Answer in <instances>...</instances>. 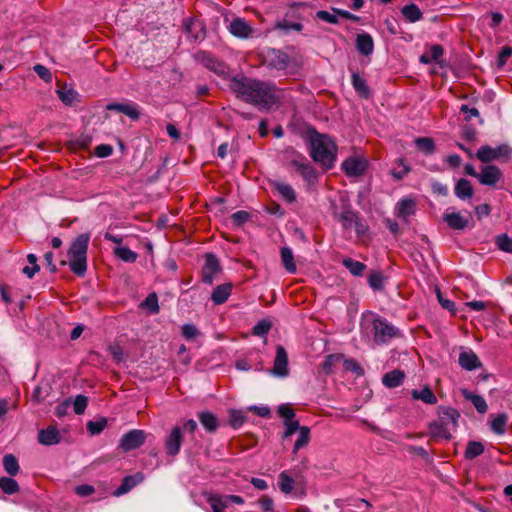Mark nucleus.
<instances>
[{
  "instance_id": "052dcab7",
  "label": "nucleus",
  "mask_w": 512,
  "mask_h": 512,
  "mask_svg": "<svg viewBox=\"0 0 512 512\" xmlns=\"http://www.w3.org/2000/svg\"><path fill=\"white\" fill-rule=\"evenodd\" d=\"M356 235L358 238H363L367 236L369 232V227L366 224V222L360 217V215L357 217V220L354 222L353 225Z\"/></svg>"
},
{
  "instance_id": "5701e85b",
  "label": "nucleus",
  "mask_w": 512,
  "mask_h": 512,
  "mask_svg": "<svg viewBox=\"0 0 512 512\" xmlns=\"http://www.w3.org/2000/svg\"><path fill=\"white\" fill-rule=\"evenodd\" d=\"M38 441L43 445L51 446L58 444L61 441V436L57 428L49 426L38 433Z\"/></svg>"
},
{
  "instance_id": "7c9ffc66",
  "label": "nucleus",
  "mask_w": 512,
  "mask_h": 512,
  "mask_svg": "<svg viewBox=\"0 0 512 512\" xmlns=\"http://www.w3.org/2000/svg\"><path fill=\"white\" fill-rule=\"evenodd\" d=\"M139 308L145 310L149 315H156L160 311L158 296L155 292L148 294L146 299L139 304Z\"/></svg>"
},
{
  "instance_id": "c85d7f7f",
  "label": "nucleus",
  "mask_w": 512,
  "mask_h": 512,
  "mask_svg": "<svg viewBox=\"0 0 512 512\" xmlns=\"http://www.w3.org/2000/svg\"><path fill=\"white\" fill-rule=\"evenodd\" d=\"M405 378V374L403 371L395 369L386 373L382 378V383L384 386L388 388H396L400 386Z\"/></svg>"
},
{
  "instance_id": "a878e982",
  "label": "nucleus",
  "mask_w": 512,
  "mask_h": 512,
  "mask_svg": "<svg viewBox=\"0 0 512 512\" xmlns=\"http://www.w3.org/2000/svg\"><path fill=\"white\" fill-rule=\"evenodd\" d=\"M351 83L354 90L357 94L365 99L371 97V90L364 78H362L358 73L354 72L351 76Z\"/></svg>"
},
{
  "instance_id": "9b49d317",
  "label": "nucleus",
  "mask_w": 512,
  "mask_h": 512,
  "mask_svg": "<svg viewBox=\"0 0 512 512\" xmlns=\"http://www.w3.org/2000/svg\"><path fill=\"white\" fill-rule=\"evenodd\" d=\"M502 176V171L496 165H485L482 166L479 175H477V179L482 185L496 187Z\"/></svg>"
},
{
  "instance_id": "c756f323",
  "label": "nucleus",
  "mask_w": 512,
  "mask_h": 512,
  "mask_svg": "<svg viewBox=\"0 0 512 512\" xmlns=\"http://www.w3.org/2000/svg\"><path fill=\"white\" fill-rule=\"evenodd\" d=\"M401 13L409 23H415L423 18V13L416 4H408L402 7Z\"/></svg>"
},
{
  "instance_id": "f704fd0d",
  "label": "nucleus",
  "mask_w": 512,
  "mask_h": 512,
  "mask_svg": "<svg viewBox=\"0 0 512 512\" xmlns=\"http://www.w3.org/2000/svg\"><path fill=\"white\" fill-rule=\"evenodd\" d=\"M149 437H152V435L146 433L144 430H130V450L137 449L142 446Z\"/></svg>"
},
{
  "instance_id": "f03ea898",
  "label": "nucleus",
  "mask_w": 512,
  "mask_h": 512,
  "mask_svg": "<svg viewBox=\"0 0 512 512\" xmlns=\"http://www.w3.org/2000/svg\"><path fill=\"white\" fill-rule=\"evenodd\" d=\"M307 139L313 161L319 163L324 170L331 169L336 160V144L330 137L317 132L314 128L308 130Z\"/></svg>"
},
{
  "instance_id": "39448f33",
  "label": "nucleus",
  "mask_w": 512,
  "mask_h": 512,
  "mask_svg": "<svg viewBox=\"0 0 512 512\" xmlns=\"http://www.w3.org/2000/svg\"><path fill=\"white\" fill-rule=\"evenodd\" d=\"M291 153L293 158L287 162V168L296 171L303 178L309 188L315 186L318 182V175L314 167L302 154L294 150H292Z\"/></svg>"
},
{
  "instance_id": "0e129e2a",
  "label": "nucleus",
  "mask_w": 512,
  "mask_h": 512,
  "mask_svg": "<svg viewBox=\"0 0 512 512\" xmlns=\"http://www.w3.org/2000/svg\"><path fill=\"white\" fill-rule=\"evenodd\" d=\"M250 218V214L247 211L239 210L231 215V220L234 225L241 226L247 222Z\"/></svg>"
},
{
  "instance_id": "49530a36",
  "label": "nucleus",
  "mask_w": 512,
  "mask_h": 512,
  "mask_svg": "<svg viewBox=\"0 0 512 512\" xmlns=\"http://www.w3.org/2000/svg\"><path fill=\"white\" fill-rule=\"evenodd\" d=\"M508 417L506 414L502 413L497 415L492 421H491V430L496 434H504L505 433V427L507 424Z\"/></svg>"
},
{
  "instance_id": "f257e3e1",
  "label": "nucleus",
  "mask_w": 512,
  "mask_h": 512,
  "mask_svg": "<svg viewBox=\"0 0 512 512\" xmlns=\"http://www.w3.org/2000/svg\"><path fill=\"white\" fill-rule=\"evenodd\" d=\"M230 88L238 98L260 110H269L276 102L275 86L254 78L241 77L230 80Z\"/></svg>"
},
{
  "instance_id": "680f3d73",
  "label": "nucleus",
  "mask_w": 512,
  "mask_h": 512,
  "mask_svg": "<svg viewBox=\"0 0 512 512\" xmlns=\"http://www.w3.org/2000/svg\"><path fill=\"white\" fill-rule=\"evenodd\" d=\"M181 332L186 340H193L200 334L198 328L193 324H184L181 328Z\"/></svg>"
},
{
  "instance_id": "e433bc0d",
  "label": "nucleus",
  "mask_w": 512,
  "mask_h": 512,
  "mask_svg": "<svg viewBox=\"0 0 512 512\" xmlns=\"http://www.w3.org/2000/svg\"><path fill=\"white\" fill-rule=\"evenodd\" d=\"M281 260L287 272L294 274L296 272V264L291 248H281Z\"/></svg>"
},
{
  "instance_id": "cd10ccee",
  "label": "nucleus",
  "mask_w": 512,
  "mask_h": 512,
  "mask_svg": "<svg viewBox=\"0 0 512 512\" xmlns=\"http://www.w3.org/2000/svg\"><path fill=\"white\" fill-rule=\"evenodd\" d=\"M416 211V202L410 198L401 199L397 203V216L407 219L409 216L414 215Z\"/></svg>"
},
{
  "instance_id": "3c124183",
  "label": "nucleus",
  "mask_w": 512,
  "mask_h": 512,
  "mask_svg": "<svg viewBox=\"0 0 512 512\" xmlns=\"http://www.w3.org/2000/svg\"><path fill=\"white\" fill-rule=\"evenodd\" d=\"M246 420V415L241 410H230L229 411V424L231 427L237 429L243 425Z\"/></svg>"
},
{
  "instance_id": "4d7b16f0",
  "label": "nucleus",
  "mask_w": 512,
  "mask_h": 512,
  "mask_svg": "<svg viewBox=\"0 0 512 512\" xmlns=\"http://www.w3.org/2000/svg\"><path fill=\"white\" fill-rule=\"evenodd\" d=\"M285 431L283 433L282 438L285 440L288 437L292 436L296 431H300L302 426L299 424L297 420H289L284 421Z\"/></svg>"
},
{
  "instance_id": "0eeeda50",
  "label": "nucleus",
  "mask_w": 512,
  "mask_h": 512,
  "mask_svg": "<svg viewBox=\"0 0 512 512\" xmlns=\"http://www.w3.org/2000/svg\"><path fill=\"white\" fill-rule=\"evenodd\" d=\"M512 148L508 144H501L496 148L488 145L481 146L476 157L483 163H490L494 160L507 161L511 158Z\"/></svg>"
},
{
  "instance_id": "6e6552de",
  "label": "nucleus",
  "mask_w": 512,
  "mask_h": 512,
  "mask_svg": "<svg viewBox=\"0 0 512 512\" xmlns=\"http://www.w3.org/2000/svg\"><path fill=\"white\" fill-rule=\"evenodd\" d=\"M206 500L210 505L212 512H224L230 503L237 505L244 504V499L238 495H221L218 493H208Z\"/></svg>"
},
{
  "instance_id": "aec40b11",
  "label": "nucleus",
  "mask_w": 512,
  "mask_h": 512,
  "mask_svg": "<svg viewBox=\"0 0 512 512\" xmlns=\"http://www.w3.org/2000/svg\"><path fill=\"white\" fill-rule=\"evenodd\" d=\"M233 284L231 282L217 285L212 293L211 300L215 305L224 304L231 295Z\"/></svg>"
},
{
  "instance_id": "1a4fd4ad",
  "label": "nucleus",
  "mask_w": 512,
  "mask_h": 512,
  "mask_svg": "<svg viewBox=\"0 0 512 512\" xmlns=\"http://www.w3.org/2000/svg\"><path fill=\"white\" fill-rule=\"evenodd\" d=\"M221 272L222 267L219 259L213 253H207L201 271V281L205 284L212 285Z\"/></svg>"
},
{
  "instance_id": "603ef678",
  "label": "nucleus",
  "mask_w": 512,
  "mask_h": 512,
  "mask_svg": "<svg viewBox=\"0 0 512 512\" xmlns=\"http://www.w3.org/2000/svg\"><path fill=\"white\" fill-rule=\"evenodd\" d=\"M197 59L207 68L216 70L219 65L218 61L208 52L201 51L197 54Z\"/></svg>"
},
{
  "instance_id": "ea45409f",
  "label": "nucleus",
  "mask_w": 512,
  "mask_h": 512,
  "mask_svg": "<svg viewBox=\"0 0 512 512\" xmlns=\"http://www.w3.org/2000/svg\"><path fill=\"white\" fill-rule=\"evenodd\" d=\"M310 441V428L308 426H302L299 431V436L296 442L294 443V447L292 453L295 455L300 449L306 447Z\"/></svg>"
},
{
  "instance_id": "de8ad7c7",
  "label": "nucleus",
  "mask_w": 512,
  "mask_h": 512,
  "mask_svg": "<svg viewBox=\"0 0 512 512\" xmlns=\"http://www.w3.org/2000/svg\"><path fill=\"white\" fill-rule=\"evenodd\" d=\"M57 94L60 100L66 105H71L77 96V93L72 88H67L66 86H59Z\"/></svg>"
},
{
  "instance_id": "6e6d98bb",
  "label": "nucleus",
  "mask_w": 512,
  "mask_h": 512,
  "mask_svg": "<svg viewBox=\"0 0 512 512\" xmlns=\"http://www.w3.org/2000/svg\"><path fill=\"white\" fill-rule=\"evenodd\" d=\"M343 366L346 371H351L357 376H363L365 373L364 369L354 359H345L343 362Z\"/></svg>"
},
{
  "instance_id": "412c9836",
  "label": "nucleus",
  "mask_w": 512,
  "mask_h": 512,
  "mask_svg": "<svg viewBox=\"0 0 512 512\" xmlns=\"http://www.w3.org/2000/svg\"><path fill=\"white\" fill-rule=\"evenodd\" d=\"M458 362L459 365L467 371L478 369L482 365L480 359L472 350L461 352Z\"/></svg>"
},
{
  "instance_id": "69168bd1",
  "label": "nucleus",
  "mask_w": 512,
  "mask_h": 512,
  "mask_svg": "<svg viewBox=\"0 0 512 512\" xmlns=\"http://www.w3.org/2000/svg\"><path fill=\"white\" fill-rule=\"evenodd\" d=\"M33 70L45 82L50 83L52 81V74L50 70L45 66L41 64H36Z\"/></svg>"
},
{
  "instance_id": "5fc2aeb1",
  "label": "nucleus",
  "mask_w": 512,
  "mask_h": 512,
  "mask_svg": "<svg viewBox=\"0 0 512 512\" xmlns=\"http://www.w3.org/2000/svg\"><path fill=\"white\" fill-rule=\"evenodd\" d=\"M272 324L269 320H261L259 321L252 330L253 335L255 336H265L271 329Z\"/></svg>"
},
{
  "instance_id": "dca6fc26",
  "label": "nucleus",
  "mask_w": 512,
  "mask_h": 512,
  "mask_svg": "<svg viewBox=\"0 0 512 512\" xmlns=\"http://www.w3.org/2000/svg\"><path fill=\"white\" fill-rule=\"evenodd\" d=\"M229 31L232 35L239 38H249L253 34V28L243 18H235L229 25Z\"/></svg>"
},
{
  "instance_id": "7ed1b4c3",
  "label": "nucleus",
  "mask_w": 512,
  "mask_h": 512,
  "mask_svg": "<svg viewBox=\"0 0 512 512\" xmlns=\"http://www.w3.org/2000/svg\"><path fill=\"white\" fill-rule=\"evenodd\" d=\"M89 239L90 237L88 234H80L72 242L68 250L70 270L79 277H83L87 270V251Z\"/></svg>"
},
{
  "instance_id": "4be33fe9",
  "label": "nucleus",
  "mask_w": 512,
  "mask_h": 512,
  "mask_svg": "<svg viewBox=\"0 0 512 512\" xmlns=\"http://www.w3.org/2000/svg\"><path fill=\"white\" fill-rule=\"evenodd\" d=\"M356 49L364 56H369L374 51V41L370 34L361 33L357 34L355 41Z\"/></svg>"
},
{
  "instance_id": "774afa93",
  "label": "nucleus",
  "mask_w": 512,
  "mask_h": 512,
  "mask_svg": "<svg viewBox=\"0 0 512 512\" xmlns=\"http://www.w3.org/2000/svg\"><path fill=\"white\" fill-rule=\"evenodd\" d=\"M258 503L264 512L274 511V502L271 497L264 495L259 499Z\"/></svg>"
},
{
  "instance_id": "4c0bfd02",
  "label": "nucleus",
  "mask_w": 512,
  "mask_h": 512,
  "mask_svg": "<svg viewBox=\"0 0 512 512\" xmlns=\"http://www.w3.org/2000/svg\"><path fill=\"white\" fill-rule=\"evenodd\" d=\"M484 445L479 441H469L464 452V457L467 460H472L484 452Z\"/></svg>"
},
{
  "instance_id": "37998d69",
  "label": "nucleus",
  "mask_w": 512,
  "mask_h": 512,
  "mask_svg": "<svg viewBox=\"0 0 512 512\" xmlns=\"http://www.w3.org/2000/svg\"><path fill=\"white\" fill-rule=\"evenodd\" d=\"M294 479L288 475L286 471H283L278 476V485L281 492L289 494L294 488Z\"/></svg>"
},
{
  "instance_id": "a18cd8bd",
  "label": "nucleus",
  "mask_w": 512,
  "mask_h": 512,
  "mask_svg": "<svg viewBox=\"0 0 512 512\" xmlns=\"http://www.w3.org/2000/svg\"><path fill=\"white\" fill-rule=\"evenodd\" d=\"M384 276L380 271H373L368 276V284L374 291L384 289Z\"/></svg>"
},
{
  "instance_id": "79ce46f5",
  "label": "nucleus",
  "mask_w": 512,
  "mask_h": 512,
  "mask_svg": "<svg viewBox=\"0 0 512 512\" xmlns=\"http://www.w3.org/2000/svg\"><path fill=\"white\" fill-rule=\"evenodd\" d=\"M342 354H329L325 357L321 364L322 371L326 375H330L334 372L335 365L342 359Z\"/></svg>"
},
{
  "instance_id": "bf43d9fd",
  "label": "nucleus",
  "mask_w": 512,
  "mask_h": 512,
  "mask_svg": "<svg viewBox=\"0 0 512 512\" xmlns=\"http://www.w3.org/2000/svg\"><path fill=\"white\" fill-rule=\"evenodd\" d=\"M397 161L399 163L400 168L392 169L391 175L396 180H401L410 172V167L404 164L403 159H398Z\"/></svg>"
},
{
  "instance_id": "58836bf2",
  "label": "nucleus",
  "mask_w": 512,
  "mask_h": 512,
  "mask_svg": "<svg viewBox=\"0 0 512 512\" xmlns=\"http://www.w3.org/2000/svg\"><path fill=\"white\" fill-rule=\"evenodd\" d=\"M0 489L7 495H13L19 492L20 487L17 481L14 480L11 476H3L0 478Z\"/></svg>"
},
{
  "instance_id": "bb28decb",
  "label": "nucleus",
  "mask_w": 512,
  "mask_h": 512,
  "mask_svg": "<svg viewBox=\"0 0 512 512\" xmlns=\"http://www.w3.org/2000/svg\"><path fill=\"white\" fill-rule=\"evenodd\" d=\"M272 186L288 203H294L296 201V192L290 184L274 181L272 182Z\"/></svg>"
},
{
  "instance_id": "b1692460",
  "label": "nucleus",
  "mask_w": 512,
  "mask_h": 512,
  "mask_svg": "<svg viewBox=\"0 0 512 512\" xmlns=\"http://www.w3.org/2000/svg\"><path fill=\"white\" fill-rule=\"evenodd\" d=\"M198 419L208 433H214L219 427V421L215 414L210 411H202L198 414Z\"/></svg>"
},
{
  "instance_id": "a211bd4d",
  "label": "nucleus",
  "mask_w": 512,
  "mask_h": 512,
  "mask_svg": "<svg viewBox=\"0 0 512 512\" xmlns=\"http://www.w3.org/2000/svg\"><path fill=\"white\" fill-rule=\"evenodd\" d=\"M333 216L341 223L344 229H350L353 227L354 222L357 220L359 213L354 211L350 205H347L341 212H334Z\"/></svg>"
},
{
  "instance_id": "f8f14e48",
  "label": "nucleus",
  "mask_w": 512,
  "mask_h": 512,
  "mask_svg": "<svg viewBox=\"0 0 512 512\" xmlns=\"http://www.w3.org/2000/svg\"><path fill=\"white\" fill-rule=\"evenodd\" d=\"M342 170L348 177L362 176L367 169V162L360 157H348L341 165Z\"/></svg>"
},
{
  "instance_id": "864d4df0",
  "label": "nucleus",
  "mask_w": 512,
  "mask_h": 512,
  "mask_svg": "<svg viewBox=\"0 0 512 512\" xmlns=\"http://www.w3.org/2000/svg\"><path fill=\"white\" fill-rule=\"evenodd\" d=\"M497 247L507 253H512V238L507 234H502L496 237Z\"/></svg>"
},
{
  "instance_id": "8fccbe9b",
  "label": "nucleus",
  "mask_w": 512,
  "mask_h": 512,
  "mask_svg": "<svg viewBox=\"0 0 512 512\" xmlns=\"http://www.w3.org/2000/svg\"><path fill=\"white\" fill-rule=\"evenodd\" d=\"M107 426V419L104 417L99 418L95 421H89L86 425L87 431L91 435L100 434Z\"/></svg>"
},
{
  "instance_id": "6ab92c4d",
  "label": "nucleus",
  "mask_w": 512,
  "mask_h": 512,
  "mask_svg": "<svg viewBox=\"0 0 512 512\" xmlns=\"http://www.w3.org/2000/svg\"><path fill=\"white\" fill-rule=\"evenodd\" d=\"M429 433L432 438L435 439H451V430L448 428V422H443L440 419L432 421L428 425Z\"/></svg>"
},
{
  "instance_id": "20e7f679",
  "label": "nucleus",
  "mask_w": 512,
  "mask_h": 512,
  "mask_svg": "<svg viewBox=\"0 0 512 512\" xmlns=\"http://www.w3.org/2000/svg\"><path fill=\"white\" fill-rule=\"evenodd\" d=\"M197 427V422L193 419L185 421L182 426L175 425L164 441L166 454L172 457L176 456L180 452L183 443V433L188 432L194 435Z\"/></svg>"
},
{
  "instance_id": "9d476101",
  "label": "nucleus",
  "mask_w": 512,
  "mask_h": 512,
  "mask_svg": "<svg viewBox=\"0 0 512 512\" xmlns=\"http://www.w3.org/2000/svg\"><path fill=\"white\" fill-rule=\"evenodd\" d=\"M442 219L449 228L462 231L469 227L472 217L469 212L463 215L450 208L444 212Z\"/></svg>"
},
{
  "instance_id": "f3484780",
  "label": "nucleus",
  "mask_w": 512,
  "mask_h": 512,
  "mask_svg": "<svg viewBox=\"0 0 512 512\" xmlns=\"http://www.w3.org/2000/svg\"><path fill=\"white\" fill-rule=\"evenodd\" d=\"M437 414L441 421L448 422V428H450L451 431L456 430L458 427V420L460 418L458 410L452 407L439 406Z\"/></svg>"
},
{
  "instance_id": "13d9d810",
  "label": "nucleus",
  "mask_w": 512,
  "mask_h": 512,
  "mask_svg": "<svg viewBox=\"0 0 512 512\" xmlns=\"http://www.w3.org/2000/svg\"><path fill=\"white\" fill-rule=\"evenodd\" d=\"M88 405V398L82 394L77 395L73 402V409L77 415H81L85 412Z\"/></svg>"
},
{
  "instance_id": "c03bdc74",
  "label": "nucleus",
  "mask_w": 512,
  "mask_h": 512,
  "mask_svg": "<svg viewBox=\"0 0 512 512\" xmlns=\"http://www.w3.org/2000/svg\"><path fill=\"white\" fill-rule=\"evenodd\" d=\"M274 28L277 30H282L285 33H288L291 30L300 32L303 29V25L300 22H291L285 18L283 20L277 21L274 25Z\"/></svg>"
},
{
  "instance_id": "423d86ee",
  "label": "nucleus",
  "mask_w": 512,
  "mask_h": 512,
  "mask_svg": "<svg viewBox=\"0 0 512 512\" xmlns=\"http://www.w3.org/2000/svg\"><path fill=\"white\" fill-rule=\"evenodd\" d=\"M373 340L377 345L389 342L392 338L400 335L398 328L390 324L386 319L377 317L373 320Z\"/></svg>"
},
{
  "instance_id": "338daca9",
  "label": "nucleus",
  "mask_w": 512,
  "mask_h": 512,
  "mask_svg": "<svg viewBox=\"0 0 512 512\" xmlns=\"http://www.w3.org/2000/svg\"><path fill=\"white\" fill-rule=\"evenodd\" d=\"M316 17L330 24H337L339 22L338 17L336 15L331 14L330 12L325 10L318 11L316 13Z\"/></svg>"
},
{
  "instance_id": "393cba45",
  "label": "nucleus",
  "mask_w": 512,
  "mask_h": 512,
  "mask_svg": "<svg viewBox=\"0 0 512 512\" xmlns=\"http://www.w3.org/2000/svg\"><path fill=\"white\" fill-rule=\"evenodd\" d=\"M454 193L460 200H467L473 196L474 188L469 180L461 178L455 185Z\"/></svg>"
},
{
  "instance_id": "4468645a",
  "label": "nucleus",
  "mask_w": 512,
  "mask_h": 512,
  "mask_svg": "<svg viewBox=\"0 0 512 512\" xmlns=\"http://www.w3.org/2000/svg\"><path fill=\"white\" fill-rule=\"evenodd\" d=\"M270 373L277 377H286L289 374L288 355L285 348L281 345L276 347V356Z\"/></svg>"
},
{
  "instance_id": "c9c22d12",
  "label": "nucleus",
  "mask_w": 512,
  "mask_h": 512,
  "mask_svg": "<svg viewBox=\"0 0 512 512\" xmlns=\"http://www.w3.org/2000/svg\"><path fill=\"white\" fill-rule=\"evenodd\" d=\"M342 265L349 270L353 276H362L366 270V265L352 258H344Z\"/></svg>"
},
{
  "instance_id": "a19ab883",
  "label": "nucleus",
  "mask_w": 512,
  "mask_h": 512,
  "mask_svg": "<svg viewBox=\"0 0 512 512\" xmlns=\"http://www.w3.org/2000/svg\"><path fill=\"white\" fill-rule=\"evenodd\" d=\"M417 149L426 155L433 154L435 151L434 140L430 137H419L415 139Z\"/></svg>"
},
{
  "instance_id": "2f4dec72",
  "label": "nucleus",
  "mask_w": 512,
  "mask_h": 512,
  "mask_svg": "<svg viewBox=\"0 0 512 512\" xmlns=\"http://www.w3.org/2000/svg\"><path fill=\"white\" fill-rule=\"evenodd\" d=\"M411 396L415 400H421L426 404L434 405L437 403V397L429 386H425L422 390H412Z\"/></svg>"
},
{
  "instance_id": "09e8293b",
  "label": "nucleus",
  "mask_w": 512,
  "mask_h": 512,
  "mask_svg": "<svg viewBox=\"0 0 512 512\" xmlns=\"http://www.w3.org/2000/svg\"><path fill=\"white\" fill-rule=\"evenodd\" d=\"M133 146L135 148L134 159L137 158V154L140 152V148L143 149V160L146 159L147 153L151 151V145L148 139L137 137L133 139Z\"/></svg>"
},
{
  "instance_id": "72a5a7b5",
  "label": "nucleus",
  "mask_w": 512,
  "mask_h": 512,
  "mask_svg": "<svg viewBox=\"0 0 512 512\" xmlns=\"http://www.w3.org/2000/svg\"><path fill=\"white\" fill-rule=\"evenodd\" d=\"M2 464L5 472L11 477L16 476L20 471L18 460L13 454L4 455Z\"/></svg>"
},
{
  "instance_id": "ddd939ff",
  "label": "nucleus",
  "mask_w": 512,
  "mask_h": 512,
  "mask_svg": "<svg viewBox=\"0 0 512 512\" xmlns=\"http://www.w3.org/2000/svg\"><path fill=\"white\" fill-rule=\"evenodd\" d=\"M183 30L194 42L203 40L206 35L204 23L193 18H185L183 20Z\"/></svg>"
},
{
  "instance_id": "2eb2a0df",
  "label": "nucleus",
  "mask_w": 512,
  "mask_h": 512,
  "mask_svg": "<svg viewBox=\"0 0 512 512\" xmlns=\"http://www.w3.org/2000/svg\"><path fill=\"white\" fill-rule=\"evenodd\" d=\"M266 63L269 68L285 70L290 64V57L281 50L271 49L267 54Z\"/></svg>"
},
{
  "instance_id": "e2e57ef3",
  "label": "nucleus",
  "mask_w": 512,
  "mask_h": 512,
  "mask_svg": "<svg viewBox=\"0 0 512 512\" xmlns=\"http://www.w3.org/2000/svg\"><path fill=\"white\" fill-rule=\"evenodd\" d=\"M277 412L284 421H291L295 418V411L288 404H281L278 406Z\"/></svg>"
},
{
  "instance_id": "473e14b6",
  "label": "nucleus",
  "mask_w": 512,
  "mask_h": 512,
  "mask_svg": "<svg viewBox=\"0 0 512 512\" xmlns=\"http://www.w3.org/2000/svg\"><path fill=\"white\" fill-rule=\"evenodd\" d=\"M462 395L466 400H469L472 402L475 409L479 413L484 414L487 411L488 406H487L485 399L482 396L473 394L470 391H468L467 389H462Z\"/></svg>"
}]
</instances>
